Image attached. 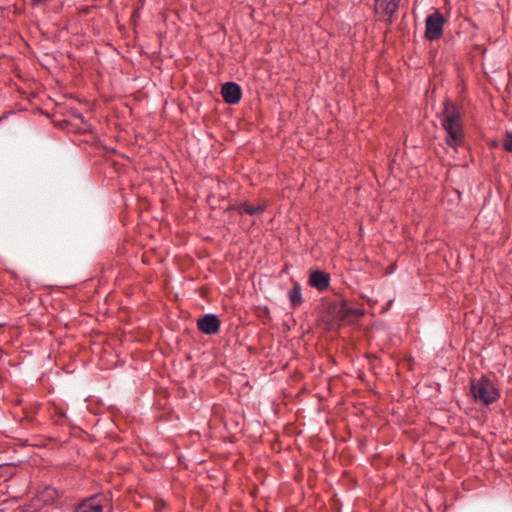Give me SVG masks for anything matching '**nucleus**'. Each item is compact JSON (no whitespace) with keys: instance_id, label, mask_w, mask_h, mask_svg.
Returning a JSON list of instances; mask_svg holds the SVG:
<instances>
[{"instance_id":"obj_1","label":"nucleus","mask_w":512,"mask_h":512,"mask_svg":"<svg viewBox=\"0 0 512 512\" xmlns=\"http://www.w3.org/2000/svg\"><path fill=\"white\" fill-rule=\"evenodd\" d=\"M439 120L446 133V144L457 151L458 147L462 146L465 141L461 109L451 101H445L439 114Z\"/></svg>"},{"instance_id":"obj_2","label":"nucleus","mask_w":512,"mask_h":512,"mask_svg":"<svg viewBox=\"0 0 512 512\" xmlns=\"http://www.w3.org/2000/svg\"><path fill=\"white\" fill-rule=\"evenodd\" d=\"M471 392L476 401L489 405L500 397L499 391L494 383L486 377L472 381Z\"/></svg>"},{"instance_id":"obj_3","label":"nucleus","mask_w":512,"mask_h":512,"mask_svg":"<svg viewBox=\"0 0 512 512\" xmlns=\"http://www.w3.org/2000/svg\"><path fill=\"white\" fill-rule=\"evenodd\" d=\"M446 20L438 10L429 14L425 20V36L428 40L439 39L443 34V26Z\"/></svg>"},{"instance_id":"obj_4","label":"nucleus","mask_w":512,"mask_h":512,"mask_svg":"<svg viewBox=\"0 0 512 512\" xmlns=\"http://www.w3.org/2000/svg\"><path fill=\"white\" fill-rule=\"evenodd\" d=\"M401 0H375L374 10L381 20L391 22Z\"/></svg>"},{"instance_id":"obj_5","label":"nucleus","mask_w":512,"mask_h":512,"mask_svg":"<svg viewBox=\"0 0 512 512\" xmlns=\"http://www.w3.org/2000/svg\"><path fill=\"white\" fill-rule=\"evenodd\" d=\"M198 329L207 335L217 334L220 330V320L215 314H206L197 321Z\"/></svg>"},{"instance_id":"obj_6","label":"nucleus","mask_w":512,"mask_h":512,"mask_svg":"<svg viewBox=\"0 0 512 512\" xmlns=\"http://www.w3.org/2000/svg\"><path fill=\"white\" fill-rule=\"evenodd\" d=\"M221 95L227 104L235 105L241 100V87L237 83L227 82L221 88Z\"/></svg>"},{"instance_id":"obj_7","label":"nucleus","mask_w":512,"mask_h":512,"mask_svg":"<svg viewBox=\"0 0 512 512\" xmlns=\"http://www.w3.org/2000/svg\"><path fill=\"white\" fill-rule=\"evenodd\" d=\"M309 284L319 291H325L330 284V276L328 273L315 270L310 273Z\"/></svg>"},{"instance_id":"obj_8","label":"nucleus","mask_w":512,"mask_h":512,"mask_svg":"<svg viewBox=\"0 0 512 512\" xmlns=\"http://www.w3.org/2000/svg\"><path fill=\"white\" fill-rule=\"evenodd\" d=\"M103 511V498L94 496L83 501L76 509L75 512H102Z\"/></svg>"},{"instance_id":"obj_9","label":"nucleus","mask_w":512,"mask_h":512,"mask_svg":"<svg viewBox=\"0 0 512 512\" xmlns=\"http://www.w3.org/2000/svg\"><path fill=\"white\" fill-rule=\"evenodd\" d=\"M265 208L264 204L253 205L247 202H243L237 207L239 213H246L249 215H259L265 211Z\"/></svg>"},{"instance_id":"obj_10","label":"nucleus","mask_w":512,"mask_h":512,"mask_svg":"<svg viewBox=\"0 0 512 512\" xmlns=\"http://www.w3.org/2000/svg\"><path fill=\"white\" fill-rule=\"evenodd\" d=\"M288 297L293 308L302 304L301 286L298 282H293V288L290 290Z\"/></svg>"},{"instance_id":"obj_11","label":"nucleus","mask_w":512,"mask_h":512,"mask_svg":"<svg viewBox=\"0 0 512 512\" xmlns=\"http://www.w3.org/2000/svg\"><path fill=\"white\" fill-rule=\"evenodd\" d=\"M338 315L342 319H348L350 315H354L355 317H359L362 313L356 309H352L346 302H342L340 304V308L338 310Z\"/></svg>"},{"instance_id":"obj_12","label":"nucleus","mask_w":512,"mask_h":512,"mask_svg":"<svg viewBox=\"0 0 512 512\" xmlns=\"http://www.w3.org/2000/svg\"><path fill=\"white\" fill-rule=\"evenodd\" d=\"M504 150L512 153V132H507L503 137Z\"/></svg>"},{"instance_id":"obj_13","label":"nucleus","mask_w":512,"mask_h":512,"mask_svg":"<svg viewBox=\"0 0 512 512\" xmlns=\"http://www.w3.org/2000/svg\"><path fill=\"white\" fill-rule=\"evenodd\" d=\"M0 512H4L3 510H0Z\"/></svg>"}]
</instances>
